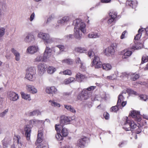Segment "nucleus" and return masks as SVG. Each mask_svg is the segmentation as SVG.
<instances>
[{"label":"nucleus","instance_id":"obj_1","mask_svg":"<svg viewBox=\"0 0 148 148\" xmlns=\"http://www.w3.org/2000/svg\"><path fill=\"white\" fill-rule=\"evenodd\" d=\"M73 23L75 24L73 36L76 39L80 40L82 36V32H85L86 25L80 19L75 20Z\"/></svg>","mask_w":148,"mask_h":148},{"label":"nucleus","instance_id":"obj_2","mask_svg":"<svg viewBox=\"0 0 148 148\" xmlns=\"http://www.w3.org/2000/svg\"><path fill=\"white\" fill-rule=\"evenodd\" d=\"M51 52L52 50L49 47L46 46L43 56L42 55H38L35 59V62L46 61L50 57Z\"/></svg>","mask_w":148,"mask_h":148},{"label":"nucleus","instance_id":"obj_3","mask_svg":"<svg viewBox=\"0 0 148 148\" xmlns=\"http://www.w3.org/2000/svg\"><path fill=\"white\" fill-rule=\"evenodd\" d=\"M37 36L43 40L45 44L51 43L54 41L55 39L53 38L50 37L48 34L42 32H39Z\"/></svg>","mask_w":148,"mask_h":148},{"label":"nucleus","instance_id":"obj_4","mask_svg":"<svg viewBox=\"0 0 148 148\" xmlns=\"http://www.w3.org/2000/svg\"><path fill=\"white\" fill-rule=\"evenodd\" d=\"M102 63L100 61V59L99 57L95 56L94 59L91 64L92 66H94L95 68H99L101 67Z\"/></svg>","mask_w":148,"mask_h":148},{"label":"nucleus","instance_id":"obj_5","mask_svg":"<svg viewBox=\"0 0 148 148\" xmlns=\"http://www.w3.org/2000/svg\"><path fill=\"white\" fill-rule=\"evenodd\" d=\"M68 131L66 128H63L61 132L62 135L58 133L56 135V138L58 140H62L63 139V136H66L68 135Z\"/></svg>","mask_w":148,"mask_h":148},{"label":"nucleus","instance_id":"obj_6","mask_svg":"<svg viewBox=\"0 0 148 148\" xmlns=\"http://www.w3.org/2000/svg\"><path fill=\"white\" fill-rule=\"evenodd\" d=\"M130 114L136 121H140L141 120L139 112L136 110L132 111Z\"/></svg>","mask_w":148,"mask_h":148},{"label":"nucleus","instance_id":"obj_7","mask_svg":"<svg viewBox=\"0 0 148 148\" xmlns=\"http://www.w3.org/2000/svg\"><path fill=\"white\" fill-rule=\"evenodd\" d=\"M115 51L113 45L108 47L104 51L105 54L107 56H110L114 54Z\"/></svg>","mask_w":148,"mask_h":148},{"label":"nucleus","instance_id":"obj_8","mask_svg":"<svg viewBox=\"0 0 148 148\" xmlns=\"http://www.w3.org/2000/svg\"><path fill=\"white\" fill-rule=\"evenodd\" d=\"M88 138L86 137H84L79 139L77 143V145L79 148H83L85 146L86 141Z\"/></svg>","mask_w":148,"mask_h":148},{"label":"nucleus","instance_id":"obj_9","mask_svg":"<svg viewBox=\"0 0 148 148\" xmlns=\"http://www.w3.org/2000/svg\"><path fill=\"white\" fill-rule=\"evenodd\" d=\"M38 50V48L37 46H31L27 48L26 50V52L32 54L37 52Z\"/></svg>","mask_w":148,"mask_h":148},{"label":"nucleus","instance_id":"obj_10","mask_svg":"<svg viewBox=\"0 0 148 148\" xmlns=\"http://www.w3.org/2000/svg\"><path fill=\"white\" fill-rule=\"evenodd\" d=\"M31 127L29 125H26L24 127V130L25 132V135L27 139L29 140L30 139Z\"/></svg>","mask_w":148,"mask_h":148},{"label":"nucleus","instance_id":"obj_11","mask_svg":"<svg viewBox=\"0 0 148 148\" xmlns=\"http://www.w3.org/2000/svg\"><path fill=\"white\" fill-rule=\"evenodd\" d=\"M47 66L44 64H40L38 66V72L40 75H42L45 71Z\"/></svg>","mask_w":148,"mask_h":148},{"label":"nucleus","instance_id":"obj_12","mask_svg":"<svg viewBox=\"0 0 148 148\" xmlns=\"http://www.w3.org/2000/svg\"><path fill=\"white\" fill-rule=\"evenodd\" d=\"M26 88L29 92L33 94L36 93L37 92V90L35 87L32 85L27 84L26 86Z\"/></svg>","mask_w":148,"mask_h":148},{"label":"nucleus","instance_id":"obj_13","mask_svg":"<svg viewBox=\"0 0 148 148\" xmlns=\"http://www.w3.org/2000/svg\"><path fill=\"white\" fill-rule=\"evenodd\" d=\"M8 95L9 99L11 101H16L19 98L18 95L13 92H10L8 94Z\"/></svg>","mask_w":148,"mask_h":148},{"label":"nucleus","instance_id":"obj_14","mask_svg":"<svg viewBox=\"0 0 148 148\" xmlns=\"http://www.w3.org/2000/svg\"><path fill=\"white\" fill-rule=\"evenodd\" d=\"M57 89L54 86L47 87L46 88L45 91L48 94H56L57 91Z\"/></svg>","mask_w":148,"mask_h":148},{"label":"nucleus","instance_id":"obj_15","mask_svg":"<svg viewBox=\"0 0 148 148\" xmlns=\"http://www.w3.org/2000/svg\"><path fill=\"white\" fill-rule=\"evenodd\" d=\"M70 120L69 117L64 116L60 118V123L61 124H67L70 123Z\"/></svg>","mask_w":148,"mask_h":148},{"label":"nucleus","instance_id":"obj_16","mask_svg":"<svg viewBox=\"0 0 148 148\" xmlns=\"http://www.w3.org/2000/svg\"><path fill=\"white\" fill-rule=\"evenodd\" d=\"M91 96L90 92L87 91V90L84 89L82 92L81 98L84 99H86Z\"/></svg>","mask_w":148,"mask_h":148},{"label":"nucleus","instance_id":"obj_17","mask_svg":"<svg viewBox=\"0 0 148 148\" xmlns=\"http://www.w3.org/2000/svg\"><path fill=\"white\" fill-rule=\"evenodd\" d=\"M125 121L123 125V128L125 129L126 131L130 130L131 128L130 126V120L128 119V118L126 117H125Z\"/></svg>","mask_w":148,"mask_h":148},{"label":"nucleus","instance_id":"obj_18","mask_svg":"<svg viewBox=\"0 0 148 148\" xmlns=\"http://www.w3.org/2000/svg\"><path fill=\"white\" fill-rule=\"evenodd\" d=\"M122 58L123 59H127L130 57L132 53L131 51L127 49H125L122 52Z\"/></svg>","mask_w":148,"mask_h":148},{"label":"nucleus","instance_id":"obj_19","mask_svg":"<svg viewBox=\"0 0 148 148\" xmlns=\"http://www.w3.org/2000/svg\"><path fill=\"white\" fill-rule=\"evenodd\" d=\"M69 18L68 16H65L58 20V23L59 24L63 25L69 21Z\"/></svg>","mask_w":148,"mask_h":148},{"label":"nucleus","instance_id":"obj_20","mask_svg":"<svg viewBox=\"0 0 148 148\" xmlns=\"http://www.w3.org/2000/svg\"><path fill=\"white\" fill-rule=\"evenodd\" d=\"M34 39V35L32 34L28 33L24 39L25 41L29 43Z\"/></svg>","mask_w":148,"mask_h":148},{"label":"nucleus","instance_id":"obj_21","mask_svg":"<svg viewBox=\"0 0 148 148\" xmlns=\"http://www.w3.org/2000/svg\"><path fill=\"white\" fill-rule=\"evenodd\" d=\"M109 15L111 16V18L108 20V24H110L114 21V19L116 17L117 13L115 12H110Z\"/></svg>","mask_w":148,"mask_h":148},{"label":"nucleus","instance_id":"obj_22","mask_svg":"<svg viewBox=\"0 0 148 148\" xmlns=\"http://www.w3.org/2000/svg\"><path fill=\"white\" fill-rule=\"evenodd\" d=\"M142 46V44L140 43L135 44L134 45H131L130 50L134 51L136 49H139L141 48Z\"/></svg>","mask_w":148,"mask_h":148},{"label":"nucleus","instance_id":"obj_23","mask_svg":"<svg viewBox=\"0 0 148 148\" xmlns=\"http://www.w3.org/2000/svg\"><path fill=\"white\" fill-rule=\"evenodd\" d=\"M11 139L10 138H5L2 141L3 147L5 148L8 147V145L11 143Z\"/></svg>","mask_w":148,"mask_h":148},{"label":"nucleus","instance_id":"obj_24","mask_svg":"<svg viewBox=\"0 0 148 148\" xmlns=\"http://www.w3.org/2000/svg\"><path fill=\"white\" fill-rule=\"evenodd\" d=\"M118 75V72H115L114 74L112 75L105 77L104 75H103V76L105 78L108 80H114L117 78V75Z\"/></svg>","mask_w":148,"mask_h":148},{"label":"nucleus","instance_id":"obj_25","mask_svg":"<svg viewBox=\"0 0 148 148\" xmlns=\"http://www.w3.org/2000/svg\"><path fill=\"white\" fill-rule=\"evenodd\" d=\"M41 112L38 109H36L33 111L30 112L28 113V115L30 116H33L35 115H39L41 114Z\"/></svg>","mask_w":148,"mask_h":148},{"label":"nucleus","instance_id":"obj_26","mask_svg":"<svg viewBox=\"0 0 148 148\" xmlns=\"http://www.w3.org/2000/svg\"><path fill=\"white\" fill-rule=\"evenodd\" d=\"M42 129L39 130L38 131L37 139V142L38 143H41L42 141L43 138L42 136Z\"/></svg>","mask_w":148,"mask_h":148},{"label":"nucleus","instance_id":"obj_27","mask_svg":"<svg viewBox=\"0 0 148 148\" xmlns=\"http://www.w3.org/2000/svg\"><path fill=\"white\" fill-rule=\"evenodd\" d=\"M101 35L99 33L92 32L88 34V37L90 38H96L100 37Z\"/></svg>","mask_w":148,"mask_h":148},{"label":"nucleus","instance_id":"obj_28","mask_svg":"<svg viewBox=\"0 0 148 148\" xmlns=\"http://www.w3.org/2000/svg\"><path fill=\"white\" fill-rule=\"evenodd\" d=\"M85 78L84 75L80 73H78L76 75V79L79 82H81Z\"/></svg>","mask_w":148,"mask_h":148},{"label":"nucleus","instance_id":"obj_29","mask_svg":"<svg viewBox=\"0 0 148 148\" xmlns=\"http://www.w3.org/2000/svg\"><path fill=\"white\" fill-rule=\"evenodd\" d=\"M129 77H130V79L134 81H135L139 78V75L135 73H129Z\"/></svg>","mask_w":148,"mask_h":148},{"label":"nucleus","instance_id":"obj_30","mask_svg":"<svg viewBox=\"0 0 148 148\" xmlns=\"http://www.w3.org/2000/svg\"><path fill=\"white\" fill-rule=\"evenodd\" d=\"M11 51L15 56V60L17 61H19L20 59V54L14 48H12Z\"/></svg>","mask_w":148,"mask_h":148},{"label":"nucleus","instance_id":"obj_31","mask_svg":"<svg viewBox=\"0 0 148 148\" xmlns=\"http://www.w3.org/2000/svg\"><path fill=\"white\" fill-rule=\"evenodd\" d=\"M101 67H102L103 69L106 71L110 70L112 67L111 65L109 63H105L103 64H102Z\"/></svg>","mask_w":148,"mask_h":148},{"label":"nucleus","instance_id":"obj_32","mask_svg":"<svg viewBox=\"0 0 148 148\" xmlns=\"http://www.w3.org/2000/svg\"><path fill=\"white\" fill-rule=\"evenodd\" d=\"M25 78L28 80L32 81H34L36 78L35 75L28 73H26L25 75Z\"/></svg>","mask_w":148,"mask_h":148},{"label":"nucleus","instance_id":"obj_33","mask_svg":"<svg viewBox=\"0 0 148 148\" xmlns=\"http://www.w3.org/2000/svg\"><path fill=\"white\" fill-rule=\"evenodd\" d=\"M129 77V73L128 74L125 72L120 73H118V75H117V78L120 77L122 79H124L126 78H128Z\"/></svg>","mask_w":148,"mask_h":148},{"label":"nucleus","instance_id":"obj_34","mask_svg":"<svg viewBox=\"0 0 148 148\" xmlns=\"http://www.w3.org/2000/svg\"><path fill=\"white\" fill-rule=\"evenodd\" d=\"M126 4L133 8V6H135L137 4V2L136 0H127Z\"/></svg>","mask_w":148,"mask_h":148},{"label":"nucleus","instance_id":"obj_35","mask_svg":"<svg viewBox=\"0 0 148 148\" xmlns=\"http://www.w3.org/2000/svg\"><path fill=\"white\" fill-rule=\"evenodd\" d=\"M42 121L36 120V119H33L30 120L29 121V123L32 125H35L40 123Z\"/></svg>","mask_w":148,"mask_h":148},{"label":"nucleus","instance_id":"obj_36","mask_svg":"<svg viewBox=\"0 0 148 148\" xmlns=\"http://www.w3.org/2000/svg\"><path fill=\"white\" fill-rule=\"evenodd\" d=\"M21 94L22 98L28 101L31 100V97L29 94L24 93L23 92H21Z\"/></svg>","mask_w":148,"mask_h":148},{"label":"nucleus","instance_id":"obj_37","mask_svg":"<svg viewBox=\"0 0 148 148\" xmlns=\"http://www.w3.org/2000/svg\"><path fill=\"white\" fill-rule=\"evenodd\" d=\"M56 70V68L52 66H49L47 69V73L50 74H53Z\"/></svg>","mask_w":148,"mask_h":148},{"label":"nucleus","instance_id":"obj_38","mask_svg":"<svg viewBox=\"0 0 148 148\" xmlns=\"http://www.w3.org/2000/svg\"><path fill=\"white\" fill-rule=\"evenodd\" d=\"M64 108L68 111L71 112L73 113L76 112V111L75 109L71 106L67 105H64Z\"/></svg>","mask_w":148,"mask_h":148},{"label":"nucleus","instance_id":"obj_39","mask_svg":"<svg viewBox=\"0 0 148 148\" xmlns=\"http://www.w3.org/2000/svg\"><path fill=\"white\" fill-rule=\"evenodd\" d=\"M145 29L144 28H141L139 29L138 30V34L135 37L134 39L136 40H138L140 38L141 36L142 32L144 31Z\"/></svg>","mask_w":148,"mask_h":148},{"label":"nucleus","instance_id":"obj_40","mask_svg":"<svg viewBox=\"0 0 148 148\" xmlns=\"http://www.w3.org/2000/svg\"><path fill=\"white\" fill-rule=\"evenodd\" d=\"M73 62V60H72L69 58L63 60L62 61L63 63L69 65L72 64Z\"/></svg>","mask_w":148,"mask_h":148},{"label":"nucleus","instance_id":"obj_41","mask_svg":"<svg viewBox=\"0 0 148 148\" xmlns=\"http://www.w3.org/2000/svg\"><path fill=\"white\" fill-rule=\"evenodd\" d=\"M75 51L80 53H84L87 51L86 49L84 48L77 47L75 48Z\"/></svg>","mask_w":148,"mask_h":148},{"label":"nucleus","instance_id":"obj_42","mask_svg":"<svg viewBox=\"0 0 148 148\" xmlns=\"http://www.w3.org/2000/svg\"><path fill=\"white\" fill-rule=\"evenodd\" d=\"M36 71L34 67H30L27 69L26 73H28L29 74L35 75Z\"/></svg>","mask_w":148,"mask_h":148},{"label":"nucleus","instance_id":"obj_43","mask_svg":"<svg viewBox=\"0 0 148 148\" xmlns=\"http://www.w3.org/2000/svg\"><path fill=\"white\" fill-rule=\"evenodd\" d=\"M51 49L52 50V51H53L57 55H58L61 53L60 51L59 48L57 46L55 47H53Z\"/></svg>","mask_w":148,"mask_h":148},{"label":"nucleus","instance_id":"obj_44","mask_svg":"<svg viewBox=\"0 0 148 148\" xmlns=\"http://www.w3.org/2000/svg\"><path fill=\"white\" fill-rule=\"evenodd\" d=\"M124 99V96L122 94H120L118 97V100L117 102V105L119 106L121 104V103Z\"/></svg>","mask_w":148,"mask_h":148},{"label":"nucleus","instance_id":"obj_45","mask_svg":"<svg viewBox=\"0 0 148 148\" xmlns=\"http://www.w3.org/2000/svg\"><path fill=\"white\" fill-rule=\"evenodd\" d=\"M75 79V78L73 77H70L66 79L64 81L63 84H69L74 81Z\"/></svg>","mask_w":148,"mask_h":148},{"label":"nucleus","instance_id":"obj_46","mask_svg":"<svg viewBox=\"0 0 148 148\" xmlns=\"http://www.w3.org/2000/svg\"><path fill=\"white\" fill-rule=\"evenodd\" d=\"M130 123L131 129L135 128L137 127L138 126H137V125L135 123L133 120H130Z\"/></svg>","mask_w":148,"mask_h":148},{"label":"nucleus","instance_id":"obj_47","mask_svg":"<svg viewBox=\"0 0 148 148\" xmlns=\"http://www.w3.org/2000/svg\"><path fill=\"white\" fill-rule=\"evenodd\" d=\"M49 102L51 103V105L52 106L59 107L60 106L59 103L54 101L50 100Z\"/></svg>","mask_w":148,"mask_h":148},{"label":"nucleus","instance_id":"obj_48","mask_svg":"<svg viewBox=\"0 0 148 148\" xmlns=\"http://www.w3.org/2000/svg\"><path fill=\"white\" fill-rule=\"evenodd\" d=\"M57 46L59 48L60 51L61 53L63 51H64L66 49L65 47L63 45H57Z\"/></svg>","mask_w":148,"mask_h":148},{"label":"nucleus","instance_id":"obj_49","mask_svg":"<svg viewBox=\"0 0 148 148\" xmlns=\"http://www.w3.org/2000/svg\"><path fill=\"white\" fill-rule=\"evenodd\" d=\"M147 61H148V56H143L142 58L141 64H143Z\"/></svg>","mask_w":148,"mask_h":148},{"label":"nucleus","instance_id":"obj_50","mask_svg":"<svg viewBox=\"0 0 148 148\" xmlns=\"http://www.w3.org/2000/svg\"><path fill=\"white\" fill-rule=\"evenodd\" d=\"M119 106L117 105L116 106L112 107L110 109V111L113 112H117L119 108L118 106Z\"/></svg>","mask_w":148,"mask_h":148},{"label":"nucleus","instance_id":"obj_51","mask_svg":"<svg viewBox=\"0 0 148 148\" xmlns=\"http://www.w3.org/2000/svg\"><path fill=\"white\" fill-rule=\"evenodd\" d=\"M5 31V29L3 28H0V39L4 35Z\"/></svg>","mask_w":148,"mask_h":148},{"label":"nucleus","instance_id":"obj_52","mask_svg":"<svg viewBox=\"0 0 148 148\" xmlns=\"http://www.w3.org/2000/svg\"><path fill=\"white\" fill-rule=\"evenodd\" d=\"M16 142L18 143V147L20 148L22 146V144L21 142L20 141V137L19 136H18L16 137Z\"/></svg>","mask_w":148,"mask_h":148},{"label":"nucleus","instance_id":"obj_53","mask_svg":"<svg viewBox=\"0 0 148 148\" xmlns=\"http://www.w3.org/2000/svg\"><path fill=\"white\" fill-rule=\"evenodd\" d=\"M63 128V125L60 123V125H55L56 130L58 131L60 130V129Z\"/></svg>","mask_w":148,"mask_h":148},{"label":"nucleus","instance_id":"obj_54","mask_svg":"<svg viewBox=\"0 0 148 148\" xmlns=\"http://www.w3.org/2000/svg\"><path fill=\"white\" fill-rule=\"evenodd\" d=\"M75 62L79 66L82 64L84 63L81 61L80 58H77L75 60Z\"/></svg>","mask_w":148,"mask_h":148},{"label":"nucleus","instance_id":"obj_55","mask_svg":"<svg viewBox=\"0 0 148 148\" xmlns=\"http://www.w3.org/2000/svg\"><path fill=\"white\" fill-rule=\"evenodd\" d=\"M79 66L80 68V70L82 71H85L86 70V67L84 63H83L82 64L79 65Z\"/></svg>","mask_w":148,"mask_h":148},{"label":"nucleus","instance_id":"obj_56","mask_svg":"<svg viewBox=\"0 0 148 148\" xmlns=\"http://www.w3.org/2000/svg\"><path fill=\"white\" fill-rule=\"evenodd\" d=\"M140 99L144 101H146L147 99V96L145 95H142L139 96Z\"/></svg>","mask_w":148,"mask_h":148},{"label":"nucleus","instance_id":"obj_57","mask_svg":"<svg viewBox=\"0 0 148 148\" xmlns=\"http://www.w3.org/2000/svg\"><path fill=\"white\" fill-rule=\"evenodd\" d=\"M71 71L69 70H66L63 71L64 75H71Z\"/></svg>","mask_w":148,"mask_h":148},{"label":"nucleus","instance_id":"obj_58","mask_svg":"<svg viewBox=\"0 0 148 148\" xmlns=\"http://www.w3.org/2000/svg\"><path fill=\"white\" fill-rule=\"evenodd\" d=\"M73 35L69 34L65 36V38L67 40H71L74 38Z\"/></svg>","mask_w":148,"mask_h":148},{"label":"nucleus","instance_id":"obj_59","mask_svg":"<svg viewBox=\"0 0 148 148\" xmlns=\"http://www.w3.org/2000/svg\"><path fill=\"white\" fill-rule=\"evenodd\" d=\"M8 109H5L3 112L0 114V116L1 117H4L7 113L8 112Z\"/></svg>","mask_w":148,"mask_h":148},{"label":"nucleus","instance_id":"obj_60","mask_svg":"<svg viewBox=\"0 0 148 148\" xmlns=\"http://www.w3.org/2000/svg\"><path fill=\"white\" fill-rule=\"evenodd\" d=\"M88 55L89 57L91 58L94 56V53L92 50H90L88 52Z\"/></svg>","mask_w":148,"mask_h":148},{"label":"nucleus","instance_id":"obj_61","mask_svg":"<svg viewBox=\"0 0 148 148\" xmlns=\"http://www.w3.org/2000/svg\"><path fill=\"white\" fill-rule=\"evenodd\" d=\"M103 116L106 119H108L109 118V114L107 112L104 113Z\"/></svg>","mask_w":148,"mask_h":148},{"label":"nucleus","instance_id":"obj_62","mask_svg":"<svg viewBox=\"0 0 148 148\" xmlns=\"http://www.w3.org/2000/svg\"><path fill=\"white\" fill-rule=\"evenodd\" d=\"M95 86H91L85 89L87 90V91H88V92H89L90 90H94L95 88Z\"/></svg>","mask_w":148,"mask_h":148},{"label":"nucleus","instance_id":"obj_63","mask_svg":"<svg viewBox=\"0 0 148 148\" xmlns=\"http://www.w3.org/2000/svg\"><path fill=\"white\" fill-rule=\"evenodd\" d=\"M36 148H48V146L43 145L42 144H40L39 145L37 146Z\"/></svg>","mask_w":148,"mask_h":148},{"label":"nucleus","instance_id":"obj_64","mask_svg":"<svg viewBox=\"0 0 148 148\" xmlns=\"http://www.w3.org/2000/svg\"><path fill=\"white\" fill-rule=\"evenodd\" d=\"M35 17V14L34 13H33L31 15L30 17L29 20L30 21H32L34 18Z\"/></svg>","mask_w":148,"mask_h":148}]
</instances>
